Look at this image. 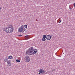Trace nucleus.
<instances>
[{"label":"nucleus","mask_w":75,"mask_h":75,"mask_svg":"<svg viewBox=\"0 0 75 75\" xmlns=\"http://www.w3.org/2000/svg\"><path fill=\"white\" fill-rule=\"evenodd\" d=\"M3 30L5 31L7 33H11L14 31V27L13 26L4 28L3 29Z\"/></svg>","instance_id":"nucleus-1"},{"label":"nucleus","mask_w":75,"mask_h":75,"mask_svg":"<svg viewBox=\"0 0 75 75\" xmlns=\"http://www.w3.org/2000/svg\"><path fill=\"white\" fill-rule=\"evenodd\" d=\"M26 54H28V55H31L33 54V47H32L30 48L29 50L27 51L26 52Z\"/></svg>","instance_id":"nucleus-2"},{"label":"nucleus","mask_w":75,"mask_h":75,"mask_svg":"<svg viewBox=\"0 0 75 75\" xmlns=\"http://www.w3.org/2000/svg\"><path fill=\"white\" fill-rule=\"evenodd\" d=\"M30 57L29 56H26L24 58V59L27 62H28L30 61Z\"/></svg>","instance_id":"nucleus-3"},{"label":"nucleus","mask_w":75,"mask_h":75,"mask_svg":"<svg viewBox=\"0 0 75 75\" xmlns=\"http://www.w3.org/2000/svg\"><path fill=\"white\" fill-rule=\"evenodd\" d=\"M18 31L19 33H21V32H24V27L22 26L20 27L18 30Z\"/></svg>","instance_id":"nucleus-4"},{"label":"nucleus","mask_w":75,"mask_h":75,"mask_svg":"<svg viewBox=\"0 0 75 75\" xmlns=\"http://www.w3.org/2000/svg\"><path fill=\"white\" fill-rule=\"evenodd\" d=\"M33 55L34 54H36L37 52L38 51V50L36 49H35L33 50Z\"/></svg>","instance_id":"nucleus-5"},{"label":"nucleus","mask_w":75,"mask_h":75,"mask_svg":"<svg viewBox=\"0 0 75 75\" xmlns=\"http://www.w3.org/2000/svg\"><path fill=\"white\" fill-rule=\"evenodd\" d=\"M45 72H44V71L42 69H40L39 70V74H44Z\"/></svg>","instance_id":"nucleus-6"},{"label":"nucleus","mask_w":75,"mask_h":75,"mask_svg":"<svg viewBox=\"0 0 75 75\" xmlns=\"http://www.w3.org/2000/svg\"><path fill=\"white\" fill-rule=\"evenodd\" d=\"M7 62L9 66H11V62L10 60H9L8 61H7Z\"/></svg>","instance_id":"nucleus-7"},{"label":"nucleus","mask_w":75,"mask_h":75,"mask_svg":"<svg viewBox=\"0 0 75 75\" xmlns=\"http://www.w3.org/2000/svg\"><path fill=\"white\" fill-rule=\"evenodd\" d=\"M52 37L50 36L49 35H47L46 37V38L47 40H50L51 38Z\"/></svg>","instance_id":"nucleus-8"},{"label":"nucleus","mask_w":75,"mask_h":75,"mask_svg":"<svg viewBox=\"0 0 75 75\" xmlns=\"http://www.w3.org/2000/svg\"><path fill=\"white\" fill-rule=\"evenodd\" d=\"M8 59H13V57L11 56H9L8 57Z\"/></svg>","instance_id":"nucleus-9"},{"label":"nucleus","mask_w":75,"mask_h":75,"mask_svg":"<svg viewBox=\"0 0 75 75\" xmlns=\"http://www.w3.org/2000/svg\"><path fill=\"white\" fill-rule=\"evenodd\" d=\"M29 37L30 36H26L25 37V38L26 40H28Z\"/></svg>","instance_id":"nucleus-10"},{"label":"nucleus","mask_w":75,"mask_h":75,"mask_svg":"<svg viewBox=\"0 0 75 75\" xmlns=\"http://www.w3.org/2000/svg\"><path fill=\"white\" fill-rule=\"evenodd\" d=\"M42 41H45L46 40V39H45V38H42Z\"/></svg>","instance_id":"nucleus-11"},{"label":"nucleus","mask_w":75,"mask_h":75,"mask_svg":"<svg viewBox=\"0 0 75 75\" xmlns=\"http://www.w3.org/2000/svg\"><path fill=\"white\" fill-rule=\"evenodd\" d=\"M43 38H45L47 37V35H43Z\"/></svg>","instance_id":"nucleus-12"},{"label":"nucleus","mask_w":75,"mask_h":75,"mask_svg":"<svg viewBox=\"0 0 75 75\" xmlns=\"http://www.w3.org/2000/svg\"><path fill=\"white\" fill-rule=\"evenodd\" d=\"M24 27L25 28H27V25H25Z\"/></svg>","instance_id":"nucleus-13"},{"label":"nucleus","mask_w":75,"mask_h":75,"mask_svg":"<svg viewBox=\"0 0 75 75\" xmlns=\"http://www.w3.org/2000/svg\"><path fill=\"white\" fill-rule=\"evenodd\" d=\"M16 61L17 62H20V60H18V59H17Z\"/></svg>","instance_id":"nucleus-14"},{"label":"nucleus","mask_w":75,"mask_h":75,"mask_svg":"<svg viewBox=\"0 0 75 75\" xmlns=\"http://www.w3.org/2000/svg\"><path fill=\"white\" fill-rule=\"evenodd\" d=\"M52 71H55V69H52Z\"/></svg>","instance_id":"nucleus-15"},{"label":"nucleus","mask_w":75,"mask_h":75,"mask_svg":"<svg viewBox=\"0 0 75 75\" xmlns=\"http://www.w3.org/2000/svg\"><path fill=\"white\" fill-rule=\"evenodd\" d=\"M4 61L5 62H7V59H4Z\"/></svg>","instance_id":"nucleus-16"},{"label":"nucleus","mask_w":75,"mask_h":75,"mask_svg":"<svg viewBox=\"0 0 75 75\" xmlns=\"http://www.w3.org/2000/svg\"><path fill=\"white\" fill-rule=\"evenodd\" d=\"M59 19L60 20V21H59V23H61V18H59Z\"/></svg>","instance_id":"nucleus-17"},{"label":"nucleus","mask_w":75,"mask_h":75,"mask_svg":"<svg viewBox=\"0 0 75 75\" xmlns=\"http://www.w3.org/2000/svg\"><path fill=\"white\" fill-rule=\"evenodd\" d=\"M22 36V35H18L19 37H21V36Z\"/></svg>","instance_id":"nucleus-18"},{"label":"nucleus","mask_w":75,"mask_h":75,"mask_svg":"<svg viewBox=\"0 0 75 75\" xmlns=\"http://www.w3.org/2000/svg\"><path fill=\"white\" fill-rule=\"evenodd\" d=\"M69 9H70V10H71L72 9V8L70 7L69 6Z\"/></svg>","instance_id":"nucleus-19"},{"label":"nucleus","mask_w":75,"mask_h":75,"mask_svg":"<svg viewBox=\"0 0 75 75\" xmlns=\"http://www.w3.org/2000/svg\"><path fill=\"white\" fill-rule=\"evenodd\" d=\"M74 7H75V3L74 4Z\"/></svg>","instance_id":"nucleus-20"},{"label":"nucleus","mask_w":75,"mask_h":75,"mask_svg":"<svg viewBox=\"0 0 75 75\" xmlns=\"http://www.w3.org/2000/svg\"><path fill=\"white\" fill-rule=\"evenodd\" d=\"M36 21H38V20L36 19Z\"/></svg>","instance_id":"nucleus-21"},{"label":"nucleus","mask_w":75,"mask_h":75,"mask_svg":"<svg viewBox=\"0 0 75 75\" xmlns=\"http://www.w3.org/2000/svg\"><path fill=\"white\" fill-rule=\"evenodd\" d=\"M1 7H0V11L1 10Z\"/></svg>","instance_id":"nucleus-22"}]
</instances>
